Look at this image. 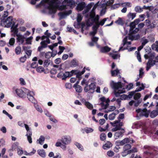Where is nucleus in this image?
Masks as SVG:
<instances>
[{
	"instance_id": "nucleus-47",
	"label": "nucleus",
	"mask_w": 158,
	"mask_h": 158,
	"mask_svg": "<svg viewBox=\"0 0 158 158\" xmlns=\"http://www.w3.org/2000/svg\"><path fill=\"white\" fill-rule=\"evenodd\" d=\"M73 87H75V89L77 92L80 93L82 91V89L81 86L77 85L76 86H73Z\"/></svg>"
},
{
	"instance_id": "nucleus-59",
	"label": "nucleus",
	"mask_w": 158,
	"mask_h": 158,
	"mask_svg": "<svg viewBox=\"0 0 158 158\" xmlns=\"http://www.w3.org/2000/svg\"><path fill=\"white\" fill-rule=\"evenodd\" d=\"M135 54L136 55V57L139 61V62H141V59L140 55V54L139 52L138 51H136L135 52Z\"/></svg>"
},
{
	"instance_id": "nucleus-38",
	"label": "nucleus",
	"mask_w": 158,
	"mask_h": 158,
	"mask_svg": "<svg viewBox=\"0 0 158 158\" xmlns=\"http://www.w3.org/2000/svg\"><path fill=\"white\" fill-rule=\"evenodd\" d=\"M74 145L77 147V148L80 151H83L84 150V148L82 145L80 143L75 142L74 143Z\"/></svg>"
},
{
	"instance_id": "nucleus-34",
	"label": "nucleus",
	"mask_w": 158,
	"mask_h": 158,
	"mask_svg": "<svg viewBox=\"0 0 158 158\" xmlns=\"http://www.w3.org/2000/svg\"><path fill=\"white\" fill-rule=\"evenodd\" d=\"M112 146V144L111 143L108 141L103 145L102 148L104 149H107L111 147Z\"/></svg>"
},
{
	"instance_id": "nucleus-3",
	"label": "nucleus",
	"mask_w": 158,
	"mask_h": 158,
	"mask_svg": "<svg viewBox=\"0 0 158 158\" xmlns=\"http://www.w3.org/2000/svg\"><path fill=\"white\" fill-rule=\"evenodd\" d=\"M58 0H42L40 3L48 9L50 14H52L55 13L56 9L59 8V4Z\"/></svg>"
},
{
	"instance_id": "nucleus-26",
	"label": "nucleus",
	"mask_w": 158,
	"mask_h": 158,
	"mask_svg": "<svg viewBox=\"0 0 158 158\" xmlns=\"http://www.w3.org/2000/svg\"><path fill=\"white\" fill-rule=\"evenodd\" d=\"M155 56V53L152 52H150L148 54H145L144 55V57L145 59H149L151 60H153Z\"/></svg>"
},
{
	"instance_id": "nucleus-24",
	"label": "nucleus",
	"mask_w": 158,
	"mask_h": 158,
	"mask_svg": "<svg viewBox=\"0 0 158 158\" xmlns=\"http://www.w3.org/2000/svg\"><path fill=\"white\" fill-rule=\"evenodd\" d=\"M62 69V68L60 65H54V68L51 70V73L53 74H55L57 72V71H59Z\"/></svg>"
},
{
	"instance_id": "nucleus-13",
	"label": "nucleus",
	"mask_w": 158,
	"mask_h": 158,
	"mask_svg": "<svg viewBox=\"0 0 158 158\" xmlns=\"http://www.w3.org/2000/svg\"><path fill=\"white\" fill-rule=\"evenodd\" d=\"M95 86L94 83H92L89 85H88L85 86L84 89V90L86 92H89V93L92 94L94 92Z\"/></svg>"
},
{
	"instance_id": "nucleus-50",
	"label": "nucleus",
	"mask_w": 158,
	"mask_h": 158,
	"mask_svg": "<svg viewBox=\"0 0 158 158\" xmlns=\"http://www.w3.org/2000/svg\"><path fill=\"white\" fill-rule=\"evenodd\" d=\"M110 55L111 56L113 59H115L119 58L120 56L118 54H116L114 53H110Z\"/></svg>"
},
{
	"instance_id": "nucleus-25",
	"label": "nucleus",
	"mask_w": 158,
	"mask_h": 158,
	"mask_svg": "<svg viewBox=\"0 0 158 158\" xmlns=\"http://www.w3.org/2000/svg\"><path fill=\"white\" fill-rule=\"evenodd\" d=\"M119 98H118L117 100V102L118 104L117 108H119L120 106V102L121 100H125L127 98V96L125 94H123L121 95Z\"/></svg>"
},
{
	"instance_id": "nucleus-10",
	"label": "nucleus",
	"mask_w": 158,
	"mask_h": 158,
	"mask_svg": "<svg viewBox=\"0 0 158 158\" xmlns=\"http://www.w3.org/2000/svg\"><path fill=\"white\" fill-rule=\"evenodd\" d=\"M136 112L138 115L141 116H144L146 118H148V117L149 114L150 113V111L148 110L146 108L143 109H137Z\"/></svg>"
},
{
	"instance_id": "nucleus-7",
	"label": "nucleus",
	"mask_w": 158,
	"mask_h": 158,
	"mask_svg": "<svg viewBox=\"0 0 158 158\" xmlns=\"http://www.w3.org/2000/svg\"><path fill=\"white\" fill-rule=\"evenodd\" d=\"M139 19H135L133 22H131L130 25V29L129 32L131 33H136L138 32L139 29L138 28H135L136 25H137L139 22Z\"/></svg>"
},
{
	"instance_id": "nucleus-56",
	"label": "nucleus",
	"mask_w": 158,
	"mask_h": 158,
	"mask_svg": "<svg viewBox=\"0 0 158 158\" xmlns=\"http://www.w3.org/2000/svg\"><path fill=\"white\" fill-rule=\"evenodd\" d=\"M111 73L112 76H115L118 75L119 73V71L118 69H117L114 71H111Z\"/></svg>"
},
{
	"instance_id": "nucleus-57",
	"label": "nucleus",
	"mask_w": 158,
	"mask_h": 158,
	"mask_svg": "<svg viewBox=\"0 0 158 158\" xmlns=\"http://www.w3.org/2000/svg\"><path fill=\"white\" fill-rule=\"evenodd\" d=\"M19 83L22 85H26V82L25 80L23 78H20L19 79Z\"/></svg>"
},
{
	"instance_id": "nucleus-2",
	"label": "nucleus",
	"mask_w": 158,
	"mask_h": 158,
	"mask_svg": "<svg viewBox=\"0 0 158 158\" xmlns=\"http://www.w3.org/2000/svg\"><path fill=\"white\" fill-rule=\"evenodd\" d=\"M110 123L112 126L114 127L111 129V131L115 132L114 135L115 139H117L122 137L125 132V129L122 128L123 125V123L118 121H115Z\"/></svg>"
},
{
	"instance_id": "nucleus-32",
	"label": "nucleus",
	"mask_w": 158,
	"mask_h": 158,
	"mask_svg": "<svg viewBox=\"0 0 158 158\" xmlns=\"http://www.w3.org/2000/svg\"><path fill=\"white\" fill-rule=\"evenodd\" d=\"M84 103V105L89 110H92L93 108V105L89 102L85 101Z\"/></svg>"
},
{
	"instance_id": "nucleus-46",
	"label": "nucleus",
	"mask_w": 158,
	"mask_h": 158,
	"mask_svg": "<svg viewBox=\"0 0 158 158\" xmlns=\"http://www.w3.org/2000/svg\"><path fill=\"white\" fill-rule=\"evenodd\" d=\"M98 28L95 25L93 27V31L89 33L90 35L93 36L95 35L97 33V30Z\"/></svg>"
},
{
	"instance_id": "nucleus-52",
	"label": "nucleus",
	"mask_w": 158,
	"mask_h": 158,
	"mask_svg": "<svg viewBox=\"0 0 158 158\" xmlns=\"http://www.w3.org/2000/svg\"><path fill=\"white\" fill-rule=\"evenodd\" d=\"M15 41V39L13 38H12L9 40V41L8 44V46H13Z\"/></svg>"
},
{
	"instance_id": "nucleus-55",
	"label": "nucleus",
	"mask_w": 158,
	"mask_h": 158,
	"mask_svg": "<svg viewBox=\"0 0 158 158\" xmlns=\"http://www.w3.org/2000/svg\"><path fill=\"white\" fill-rule=\"evenodd\" d=\"M142 7L143 11V9L146 10H149L151 11V10H152L153 9V6H146L145 5H144Z\"/></svg>"
},
{
	"instance_id": "nucleus-39",
	"label": "nucleus",
	"mask_w": 158,
	"mask_h": 158,
	"mask_svg": "<svg viewBox=\"0 0 158 158\" xmlns=\"http://www.w3.org/2000/svg\"><path fill=\"white\" fill-rule=\"evenodd\" d=\"M111 49L110 48L106 46L101 48V51L102 52H109Z\"/></svg>"
},
{
	"instance_id": "nucleus-4",
	"label": "nucleus",
	"mask_w": 158,
	"mask_h": 158,
	"mask_svg": "<svg viewBox=\"0 0 158 158\" xmlns=\"http://www.w3.org/2000/svg\"><path fill=\"white\" fill-rule=\"evenodd\" d=\"M85 71V68H84L81 72L78 70H72L70 72H65L62 68V69L60 71L59 73L58 74L57 77L59 78L64 80L67 77L72 76L73 74L76 75L77 77H78L79 75L83 74Z\"/></svg>"
},
{
	"instance_id": "nucleus-22",
	"label": "nucleus",
	"mask_w": 158,
	"mask_h": 158,
	"mask_svg": "<svg viewBox=\"0 0 158 158\" xmlns=\"http://www.w3.org/2000/svg\"><path fill=\"white\" fill-rule=\"evenodd\" d=\"M67 144H63L59 141H57L55 143V146L56 147H60L62 150L65 151L67 149L66 145Z\"/></svg>"
},
{
	"instance_id": "nucleus-49",
	"label": "nucleus",
	"mask_w": 158,
	"mask_h": 158,
	"mask_svg": "<svg viewBox=\"0 0 158 158\" xmlns=\"http://www.w3.org/2000/svg\"><path fill=\"white\" fill-rule=\"evenodd\" d=\"M120 6H121L119 4H118V3H116L113 5H111L110 7V9L111 10H113L116 9Z\"/></svg>"
},
{
	"instance_id": "nucleus-35",
	"label": "nucleus",
	"mask_w": 158,
	"mask_h": 158,
	"mask_svg": "<svg viewBox=\"0 0 158 158\" xmlns=\"http://www.w3.org/2000/svg\"><path fill=\"white\" fill-rule=\"evenodd\" d=\"M72 13V11L71 10H69L68 11H66L65 12L64 14H62V13H59V15L61 17V18H65L67 15H68L71 14Z\"/></svg>"
},
{
	"instance_id": "nucleus-53",
	"label": "nucleus",
	"mask_w": 158,
	"mask_h": 158,
	"mask_svg": "<svg viewBox=\"0 0 158 158\" xmlns=\"http://www.w3.org/2000/svg\"><path fill=\"white\" fill-rule=\"evenodd\" d=\"M128 39V37H126L123 40V45L124 46L125 44H127L128 45H130L131 44V42H127V40Z\"/></svg>"
},
{
	"instance_id": "nucleus-19",
	"label": "nucleus",
	"mask_w": 158,
	"mask_h": 158,
	"mask_svg": "<svg viewBox=\"0 0 158 158\" xmlns=\"http://www.w3.org/2000/svg\"><path fill=\"white\" fill-rule=\"evenodd\" d=\"M133 143V140L132 139H129L128 138H125L119 142V143L121 145H123L128 143Z\"/></svg>"
},
{
	"instance_id": "nucleus-1",
	"label": "nucleus",
	"mask_w": 158,
	"mask_h": 158,
	"mask_svg": "<svg viewBox=\"0 0 158 158\" xmlns=\"http://www.w3.org/2000/svg\"><path fill=\"white\" fill-rule=\"evenodd\" d=\"M110 85L111 87L114 89V94L116 97L120 96V94L125 93L126 92L125 89L128 90L132 89L133 86L132 83L125 85L122 84L121 82L115 83L113 81L111 82Z\"/></svg>"
},
{
	"instance_id": "nucleus-8",
	"label": "nucleus",
	"mask_w": 158,
	"mask_h": 158,
	"mask_svg": "<svg viewBox=\"0 0 158 158\" xmlns=\"http://www.w3.org/2000/svg\"><path fill=\"white\" fill-rule=\"evenodd\" d=\"M24 90L25 95L26 94L27 98L29 101L32 103H35L37 100L33 97L35 95L34 92L26 88H25Z\"/></svg>"
},
{
	"instance_id": "nucleus-40",
	"label": "nucleus",
	"mask_w": 158,
	"mask_h": 158,
	"mask_svg": "<svg viewBox=\"0 0 158 158\" xmlns=\"http://www.w3.org/2000/svg\"><path fill=\"white\" fill-rule=\"evenodd\" d=\"M37 152L39 155L42 157H45L46 156L45 152L43 150H38Z\"/></svg>"
},
{
	"instance_id": "nucleus-5",
	"label": "nucleus",
	"mask_w": 158,
	"mask_h": 158,
	"mask_svg": "<svg viewBox=\"0 0 158 158\" xmlns=\"http://www.w3.org/2000/svg\"><path fill=\"white\" fill-rule=\"evenodd\" d=\"M99 1L97 2L91 10L89 13L88 15H85V18H89L88 22H89V24H91L94 21L97 22L99 19V16L98 15H95V10L97 7L98 6Z\"/></svg>"
},
{
	"instance_id": "nucleus-23",
	"label": "nucleus",
	"mask_w": 158,
	"mask_h": 158,
	"mask_svg": "<svg viewBox=\"0 0 158 158\" xmlns=\"http://www.w3.org/2000/svg\"><path fill=\"white\" fill-rule=\"evenodd\" d=\"M155 64V61L151 59H149L148 62L147 64L146 69L148 71L151 67L153 66Z\"/></svg>"
},
{
	"instance_id": "nucleus-45",
	"label": "nucleus",
	"mask_w": 158,
	"mask_h": 158,
	"mask_svg": "<svg viewBox=\"0 0 158 158\" xmlns=\"http://www.w3.org/2000/svg\"><path fill=\"white\" fill-rule=\"evenodd\" d=\"M36 152V150L33 148L32 151L28 153L25 151L24 152V154L26 156H31L34 155L35 153Z\"/></svg>"
},
{
	"instance_id": "nucleus-31",
	"label": "nucleus",
	"mask_w": 158,
	"mask_h": 158,
	"mask_svg": "<svg viewBox=\"0 0 158 158\" xmlns=\"http://www.w3.org/2000/svg\"><path fill=\"white\" fill-rule=\"evenodd\" d=\"M106 0H102L99 4L98 6L100 8H107V6L106 3Z\"/></svg>"
},
{
	"instance_id": "nucleus-63",
	"label": "nucleus",
	"mask_w": 158,
	"mask_h": 158,
	"mask_svg": "<svg viewBox=\"0 0 158 158\" xmlns=\"http://www.w3.org/2000/svg\"><path fill=\"white\" fill-rule=\"evenodd\" d=\"M50 61V60L49 59L45 60L44 62V66L45 67L48 66L49 64Z\"/></svg>"
},
{
	"instance_id": "nucleus-28",
	"label": "nucleus",
	"mask_w": 158,
	"mask_h": 158,
	"mask_svg": "<svg viewBox=\"0 0 158 158\" xmlns=\"http://www.w3.org/2000/svg\"><path fill=\"white\" fill-rule=\"evenodd\" d=\"M119 113V111L118 110H115L114 113H113L109 115V119L111 120H114L115 118V115L118 114Z\"/></svg>"
},
{
	"instance_id": "nucleus-42",
	"label": "nucleus",
	"mask_w": 158,
	"mask_h": 158,
	"mask_svg": "<svg viewBox=\"0 0 158 158\" xmlns=\"http://www.w3.org/2000/svg\"><path fill=\"white\" fill-rule=\"evenodd\" d=\"M135 11L137 13H141L142 12V7L139 6H137L135 7L134 8Z\"/></svg>"
},
{
	"instance_id": "nucleus-43",
	"label": "nucleus",
	"mask_w": 158,
	"mask_h": 158,
	"mask_svg": "<svg viewBox=\"0 0 158 158\" xmlns=\"http://www.w3.org/2000/svg\"><path fill=\"white\" fill-rule=\"evenodd\" d=\"M45 139V138L44 136L41 135L40 136L39 139L37 140V141L39 142V143L40 144L42 145L44 143Z\"/></svg>"
},
{
	"instance_id": "nucleus-37",
	"label": "nucleus",
	"mask_w": 158,
	"mask_h": 158,
	"mask_svg": "<svg viewBox=\"0 0 158 158\" xmlns=\"http://www.w3.org/2000/svg\"><path fill=\"white\" fill-rule=\"evenodd\" d=\"M31 135L32 132H28V133L26 134L27 140L30 143H32Z\"/></svg>"
},
{
	"instance_id": "nucleus-60",
	"label": "nucleus",
	"mask_w": 158,
	"mask_h": 158,
	"mask_svg": "<svg viewBox=\"0 0 158 158\" xmlns=\"http://www.w3.org/2000/svg\"><path fill=\"white\" fill-rule=\"evenodd\" d=\"M21 51V48L19 46L17 47L15 49V53L17 55L20 54Z\"/></svg>"
},
{
	"instance_id": "nucleus-27",
	"label": "nucleus",
	"mask_w": 158,
	"mask_h": 158,
	"mask_svg": "<svg viewBox=\"0 0 158 158\" xmlns=\"http://www.w3.org/2000/svg\"><path fill=\"white\" fill-rule=\"evenodd\" d=\"M108 106L109 105H107L106 108H103L105 110L104 111L105 113H108L116 109V107L115 106Z\"/></svg>"
},
{
	"instance_id": "nucleus-29",
	"label": "nucleus",
	"mask_w": 158,
	"mask_h": 158,
	"mask_svg": "<svg viewBox=\"0 0 158 158\" xmlns=\"http://www.w3.org/2000/svg\"><path fill=\"white\" fill-rule=\"evenodd\" d=\"M37 103V101H36V102L35 103H33L34 104V106L35 108L39 112L42 113L43 112L42 108Z\"/></svg>"
},
{
	"instance_id": "nucleus-61",
	"label": "nucleus",
	"mask_w": 158,
	"mask_h": 158,
	"mask_svg": "<svg viewBox=\"0 0 158 158\" xmlns=\"http://www.w3.org/2000/svg\"><path fill=\"white\" fill-rule=\"evenodd\" d=\"M33 39L32 36H30V37L25 39V40L26 41V43L27 44H31V40Z\"/></svg>"
},
{
	"instance_id": "nucleus-20",
	"label": "nucleus",
	"mask_w": 158,
	"mask_h": 158,
	"mask_svg": "<svg viewBox=\"0 0 158 158\" xmlns=\"http://www.w3.org/2000/svg\"><path fill=\"white\" fill-rule=\"evenodd\" d=\"M16 36H17V42L20 44H23L26 38L23 35L19 34H17Z\"/></svg>"
},
{
	"instance_id": "nucleus-30",
	"label": "nucleus",
	"mask_w": 158,
	"mask_h": 158,
	"mask_svg": "<svg viewBox=\"0 0 158 158\" xmlns=\"http://www.w3.org/2000/svg\"><path fill=\"white\" fill-rule=\"evenodd\" d=\"M136 85L137 86H139V88H137L136 89V91H140L144 89V86L143 84H141L139 82H137L136 83Z\"/></svg>"
},
{
	"instance_id": "nucleus-36",
	"label": "nucleus",
	"mask_w": 158,
	"mask_h": 158,
	"mask_svg": "<svg viewBox=\"0 0 158 158\" xmlns=\"http://www.w3.org/2000/svg\"><path fill=\"white\" fill-rule=\"evenodd\" d=\"M115 23L119 25H123L124 23V21L123 19L119 17L118 19L115 22Z\"/></svg>"
},
{
	"instance_id": "nucleus-15",
	"label": "nucleus",
	"mask_w": 158,
	"mask_h": 158,
	"mask_svg": "<svg viewBox=\"0 0 158 158\" xmlns=\"http://www.w3.org/2000/svg\"><path fill=\"white\" fill-rule=\"evenodd\" d=\"M107 19L108 18H105L102 19L99 22V20L97 22H96L95 21H94L92 23L90 24H89V22H88V20H87L86 22V24L88 26H90L94 23L95 24V25L97 27V28H98L99 26H103Z\"/></svg>"
},
{
	"instance_id": "nucleus-62",
	"label": "nucleus",
	"mask_w": 158,
	"mask_h": 158,
	"mask_svg": "<svg viewBox=\"0 0 158 158\" xmlns=\"http://www.w3.org/2000/svg\"><path fill=\"white\" fill-rule=\"evenodd\" d=\"M2 113L3 114L7 115L10 119H12V117L11 115L9 114L6 110H2Z\"/></svg>"
},
{
	"instance_id": "nucleus-48",
	"label": "nucleus",
	"mask_w": 158,
	"mask_h": 158,
	"mask_svg": "<svg viewBox=\"0 0 158 158\" xmlns=\"http://www.w3.org/2000/svg\"><path fill=\"white\" fill-rule=\"evenodd\" d=\"M36 70L37 72L41 73L44 72L45 70L42 66H40L36 68Z\"/></svg>"
},
{
	"instance_id": "nucleus-51",
	"label": "nucleus",
	"mask_w": 158,
	"mask_h": 158,
	"mask_svg": "<svg viewBox=\"0 0 158 158\" xmlns=\"http://www.w3.org/2000/svg\"><path fill=\"white\" fill-rule=\"evenodd\" d=\"M2 68L5 70H7L8 69V68L4 65V63L3 62H0V69Z\"/></svg>"
},
{
	"instance_id": "nucleus-6",
	"label": "nucleus",
	"mask_w": 158,
	"mask_h": 158,
	"mask_svg": "<svg viewBox=\"0 0 158 158\" xmlns=\"http://www.w3.org/2000/svg\"><path fill=\"white\" fill-rule=\"evenodd\" d=\"M94 5V3L93 2H90L87 5L85 2H82L78 4L76 7V9L78 11H81L84 9L82 12L83 14L85 15H86L85 14L89 12Z\"/></svg>"
},
{
	"instance_id": "nucleus-18",
	"label": "nucleus",
	"mask_w": 158,
	"mask_h": 158,
	"mask_svg": "<svg viewBox=\"0 0 158 158\" xmlns=\"http://www.w3.org/2000/svg\"><path fill=\"white\" fill-rule=\"evenodd\" d=\"M49 37H47L45 36L44 35L41 37V40L42 41L40 43V44L43 45L44 47H47V44H49L50 43V41L49 39Z\"/></svg>"
},
{
	"instance_id": "nucleus-41",
	"label": "nucleus",
	"mask_w": 158,
	"mask_h": 158,
	"mask_svg": "<svg viewBox=\"0 0 158 158\" xmlns=\"http://www.w3.org/2000/svg\"><path fill=\"white\" fill-rule=\"evenodd\" d=\"M157 112L155 110H152L150 113V116L152 118L156 117L158 115Z\"/></svg>"
},
{
	"instance_id": "nucleus-54",
	"label": "nucleus",
	"mask_w": 158,
	"mask_h": 158,
	"mask_svg": "<svg viewBox=\"0 0 158 158\" xmlns=\"http://www.w3.org/2000/svg\"><path fill=\"white\" fill-rule=\"evenodd\" d=\"M114 0H108L107 1L106 0V3L107 6H110L113 5V4L114 2Z\"/></svg>"
},
{
	"instance_id": "nucleus-21",
	"label": "nucleus",
	"mask_w": 158,
	"mask_h": 158,
	"mask_svg": "<svg viewBox=\"0 0 158 158\" xmlns=\"http://www.w3.org/2000/svg\"><path fill=\"white\" fill-rule=\"evenodd\" d=\"M135 33L131 34H130L128 37V40H137L139 38L140 35H135Z\"/></svg>"
},
{
	"instance_id": "nucleus-33",
	"label": "nucleus",
	"mask_w": 158,
	"mask_h": 158,
	"mask_svg": "<svg viewBox=\"0 0 158 158\" xmlns=\"http://www.w3.org/2000/svg\"><path fill=\"white\" fill-rule=\"evenodd\" d=\"M136 13L129 12L127 15V17L130 20H132L136 17Z\"/></svg>"
},
{
	"instance_id": "nucleus-44",
	"label": "nucleus",
	"mask_w": 158,
	"mask_h": 158,
	"mask_svg": "<svg viewBox=\"0 0 158 158\" xmlns=\"http://www.w3.org/2000/svg\"><path fill=\"white\" fill-rule=\"evenodd\" d=\"M86 133H89L92 132L94 131V129L91 128L86 127L83 130Z\"/></svg>"
},
{
	"instance_id": "nucleus-11",
	"label": "nucleus",
	"mask_w": 158,
	"mask_h": 158,
	"mask_svg": "<svg viewBox=\"0 0 158 158\" xmlns=\"http://www.w3.org/2000/svg\"><path fill=\"white\" fill-rule=\"evenodd\" d=\"M60 140L61 142L63 144H69L72 142V138L71 136L69 135H65L63 136L61 138V139H58V141Z\"/></svg>"
},
{
	"instance_id": "nucleus-14",
	"label": "nucleus",
	"mask_w": 158,
	"mask_h": 158,
	"mask_svg": "<svg viewBox=\"0 0 158 158\" xmlns=\"http://www.w3.org/2000/svg\"><path fill=\"white\" fill-rule=\"evenodd\" d=\"M3 22L5 27H12L14 24V22L13 20V17L12 16L8 17Z\"/></svg>"
},
{
	"instance_id": "nucleus-12",
	"label": "nucleus",
	"mask_w": 158,
	"mask_h": 158,
	"mask_svg": "<svg viewBox=\"0 0 158 158\" xmlns=\"http://www.w3.org/2000/svg\"><path fill=\"white\" fill-rule=\"evenodd\" d=\"M63 4L65 5L61 6L60 7V9H64L67 8V6H69L70 7H72L74 6L75 3L73 0H64L63 2Z\"/></svg>"
},
{
	"instance_id": "nucleus-58",
	"label": "nucleus",
	"mask_w": 158,
	"mask_h": 158,
	"mask_svg": "<svg viewBox=\"0 0 158 158\" xmlns=\"http://www.w3.org/2000/svg\"><path fill=\"white\" fill-rule=\"evenodd\" d=\"M131 147V146L129 144H127L124 146L123 149V150L125 151H128V150L130 149Z\"/></svg>"
},
{
	"instance_id": "nucleus-9",
	"label": "nucleus",
	"mask_w": 158,
	"mask_h": 158,
	"mask_svg": "<svg viewBox=\"0 0 158 158\" xmlns=\"http://www.w3.org/2000/svg\"><path fill=\"white\" fill-rule=\"evenodd\" d=\"M24 89L23 88V89H21L14 87L12 88V92L14 94H16L19 97L22 98H24L26 97Z\"/></svg>"
},
{
	"instance_id": "nucleus-17",
	"label": "nucleus",
	"mask_w": 158,
	"mask_h": 158,
	"mask_svg": "<svg viewBox=\"0 0 158 158\" xmlns=\"http://www.w3.org/2000/svg\"><path fill=\"white\" fill-rule=\"evenodd\" d=\"M137 92L136 90L134 91L129 92L128 94L129 98H131L132 96H134V99L136 100L139 99L141 97V94L139 93H136Z\"/></svg>"
},
{
	"instance_id": "nucleus-16",
	"label": "nucleus",
	"mask_w": 158,
	"mask_h": 158,
	"mask_svg": "<svg viewBox=\"0 0 158 158\" xmlns=\"http://www.w3.org/2000/svg\"><path fill=\"white\" fill-rule=\"evenodd\" d=\"M99 100L102 102L100 103V105L102 108H106V106L109 105L108 103L110 101L108 98L106 99L104 97L100 98Z\"/></svg>"
},
{
	"instance_id": "nucleus-64",
	"label": "nucleus",
	"mask_w": 158,
	"mask_h": 158,
	"mask_svg": "<svg viewBox=\"0 0 158 158\" xmlns=\"http://www.w3.org/2000/svg\"><path fill=\"white\" fill-rule=\"evenodd\" d=\"M151 11L153 14L158 13V7H154L153 6V9Z\"/></svg>"
}]
</instances>
